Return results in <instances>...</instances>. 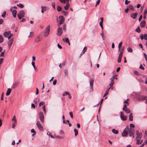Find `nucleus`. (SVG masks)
I'll use <instances>...</instances> for the list:
<instances>
[{
	"label": "nucleus",
	"mask_w": 147,
	"mask_h": 147,
	"mask_svg": "<svg viewBox=\"0 0 147 147\" xmlns=\"http://www.w3.org/2000/svg\"><path fill=\"white\" fill-rule=\"evenodd\" d=\"M25 15V12L24 10L20 11L19 13L17 14V16L19 20H21L22 18H23Z\"/></svg>",
	"instance_id": "1"
},
{
	"label": "nucleus",
	"mask_w": 147,
	"mask_h": 147,
	"mask_svg": "<svg viewBox=\"0 0 147 147\" xmlns=\"http://www.w3.org/2000/svg\"><path fill=\"white\" fill-rule=\"evenodd\" d=\"M138 99L140 101H143L146 100V103L147 104V97L145 96H140L138 97Z\"/></svg>",
	"instance_id": "2"
},
{
	"label": "nucleus",
	"mask_w": 147,
	"mask_h": 147,
	"mask_svg": "<svg viewBox=\"0 0 147 147\" xmlns=\"http://www.w3.org/2000/svg\"><path fill=\"white\" fill-rule=\"evenodd\" d=\"M50 32V26L48 25L46 28L44 34V36L45 37H47L48 35Z\"/></svg>",
	"instance_id": "3"
},
{
	"label": "nucleus",
	"mask_w": 147,
	"mask_h": 147,
	"mask_svg": "<svg viewBox=\"0 0 147 147\" xmlns=\"http://www.w3.org/2000/svg\"><path fill=\"white\" fill-rule=\"evenodd\" d=\"M128 128L127 127H126L124 130L123 131L121 135L123 137H125L127 136L128 134Z\"/></svg>",
	"instance_id": "4"
},
{
	"label": "nucleus",
	"mask_w": 147,
	"mask_h": 147,
	"mask_svg": "<svg viewBox=\"0 0 147 147\" xmlns=\"http://www.w3.org/2000/svg\"><path fill=\"white\" fill-rule=\"evenodd\" d=\"M128 131L129 136L131 137L134 134L135 130L134 129L130 128L129 129H128Z\"/></svg>",
	"instance_id": "5"
},
{
	"label": "nucleus",
	"mask_w": 147,
	"mask_h": 147,
	"mask_svg": "<svg viewBox=\"0 0 147 147\" xmlns=\"http://www.w3.org/2000/svg\"><path fill=\"white\" fill-rule=\"evenodd\" d=\"M39 119L41 122L43 123L44 122V114L42 112L39 113Z\"/></svg>",
	"instance_id": "6"
},
{
	"label": "nucleus",
	"mask_w": 147,
	"mask_h": 147,
	"mask_svg": "<svg viewBox=\"0 0 147 147\" xmlns=\"http://www.w3.org/2000/svg\"><path fill=\"white\" fill-rule=\"evenodd\" d=\"M60 19L59 23L58 24V26H59L61 24H63L64 22V18L63 16H60L59 17Z\"/></svg>",
	"instance_id": "7"
},
{
	"label": "nucleus",
	"mask_w": 147,
	"mask_h": 147,
	"mask_svg": "<svg viewBox=\"0 0 147 147\" xmlns=\"http://www.w3.org/2000/svg\"><path fill=\"white\" fill-rule=\"evenodd\" d=\"M59 27L58 28L57 32V35L59 36H61L63 33L62 29L61 27L59 26Z\"/></svg>",
	"instance_id": "8"
},
{
	"label": "nucleus",
	"mask_w": 147,
	"mask_h": 147,
	"mask_svg": "<svg viewBox=\"0 0 147 147\" xmlns=\"http://www.w3.org/2000/svg\"><path fill=\"white\" fill-rule=\"evenodd\" d=\"M36 125L39 130L42 131L43 130V127L41 124L40 123V122L37 121L36 123Z\"/></svg>",
	"instance_id": "9"
},
{
	"label": "nucleus",
	"mask_w": 147,
	"mask_h": 147,
	"mask_svg": "<svg viewBox=\"0 0 147 147\" xmlns=\"http://www.w3.org/2000/svg\"><path fill=\"white\" fill-rule=\"evenodd\" d=\"M40 37L41 35H38L36 38H35L34 42L36 43L40 42Z\"/></svg>",
	"instance_id": "10"
},
{
	"label": "nucleus",
	"mask_w": 147,
	"mask_h": 147,
	"mask_svg": "<svg viewBox=\"0 0 147 147\" xmlns=\"http://www.w3.org/2000/svg\"><path fill=\"white\" fill-rule=\"evenodd\" d=\"M13 38H12L10 39L8 42V45L9 46V48L12 45L13 42Z\"/></svg>",
	"instance_id": "11"
},
{
	"label": "nucleus",
	"mask_w": 147,
	"mask_h": 147,
	"mask_svg": "<svg viewBox=\"0 0 147 147\" xmlns=\"http://www.w3.org/2000/svg\"><path fill=\"white\" fill-rule=\"evenodd\" d=\"M94 81V78H92L90 79V85L91 87V88H92V86L93 84V83Z\"/></svg>",
	"instance_id": "12"
},
{
	"label": "nucleus",
	"mask_w": 147,
	"mask_h": 147,
	"mask_svg": "<svg viewBox=\"0 0 147 147\" xmlns=\"http://www.w3.org/2000/svg\"><path fill=\"white\" fill-rule=\"evenodd\" d=\"M138 15L137 13H134L131 14L130 15V16L131 18L134 19H135L136 17Z\"/></svg>",
	"instance_id": "13"
},
{
	"label": "nucleus",
	"mask_w": 147,
	"mask_h": 147,
	"mask_svg": "<svg viewBox=\"0 0 147 147\" xmlns=\"http://www.w3.org/2000/svg\"><path fill=\"white\" fill-rule=\"evenodd\" d=\"M11 31H9L8 32H5L3 33L4 36L6 38H7L8 37V36L9 35Z\"/></svg>",
	"instance_id": "14"
},
{
	"label": "nucleus",
	"mask_w": 147,
	"mask_h": 147,
	"mask_svg": "<svg viewBox=\"0 0 147 147\" xmlns=\"http://www.w3.org/2000/svg\"><path fill=\"white\" fill-rule=\"evenodd\" d=\"M146 22L144 20L142 21L140 24V26L141 27H144L145 26L146 24Z\"/></svg>",
	"instance_id": "15"
},
{
	"label": "nucleus",
	"mask_w": 147,
	"mask_h": 147,
	"mask_svg": "<svg viewBox=\"0 0 147 147\" xmlns=\"http://www.w3.org/2000/svg\"><path fill=\"white\" fill-rule=\"evenodd\" d=\"M142 136V133L140 134L139 135L137 136L136 137V140H141V138Z\"/></svg>",
	"instance_id": "16"
},
{
	"label": "nucleus",
	"mask_w": 147,
	"mask_h": 147,
	"mask_svg": "<svg viewBox=\"0 0 147 147\" xmlns=\"http://www.w3.org/2000/svg\"><path fill=\"white\" fill-rule=\"evenodd\" d=\"M11 120L13 121L12 124L16 125L17 123V121L15 115L13 116V118Z\"/></svg>",
	"instance_id": "17"
},
{
	"label": "nucleus",
	"mask_w": 147,
	"mask_h": 147,
	"mask_svg": "<svg viewBox=\"0 0 147 147\" xmlns=\"http://www.w3.org/2000/svg\"><path fill=\"white\" fill-rule=\"evenodd\" d=\"M11 89L10 88H8L7 90L6 93V95L7 96H8L9 95L11 92Z\"/></svg>",
	"instance_id": "18"
},
{
	"label": "nucleus",
	"mask_w": 147,
	"mask_h": 147,
	"mask_svg": "<svg viewBox=\"0 0 147 147\" xmlns=\"http://www.w3.org/2000/svg\"><path fill=\"white\" fill-rule=\"evenodd\" d=\"M69 7V3H67L64 7V9L66 10H67Z\"/></svg>",
	"instance_id": "19"
},
{
	"label": "nucleus",
	"mask_w": 147,
	"mask_h": 147,
	"mask_svg": "<svg viewBox=\"0 0 147 147\" xmlns=\"http://www.w3.org/2000/svg\"><path fill=\"white\" fill-rule=\"evenodd\" d=\"M12 12V15L14 18H16V14L17 13V11L16 10H14V11H13Z\"/></svg>",
	"instance_id": "20"
},
{
	"label": "nucleus",
	"mask_w": 147,
	"mask_h": 147,
	"mask_svg": "<svg viewBox=\"0 0 147 147\" xmlns=\"http://www.w3.org/2000/svg\"><path fill=\"white\" fill-rule=\"evenodd\" d=\"M112 132L115 134H117L118 133V131L115 130V129H113L112 130Z\"/></svg>",
	"instance_id": "21"
},
{
	"label": "nucleus",
	"mask_w": 147,
	"mask_h": 147,
	"mask_svg": "<svg viewBox=\"0 0 147 147\" xmlns=\"http://www.w3.org/2000/svg\"><path fill=\"white\" fill-rule=\"evenodd\" d=\"M63 41L66 42L67 43H68L69 45H70V43L69 41V40L68 38H67L65 39H63Z\"/></svg>",
	"instance_id": "22"
},
{
	"label": "nucleus",
	"mask_w": 147,
	"mask_h": 147,
	"mask_svg": "<svg viewBox=\"0 0 147 147\" xmlns=\"http://www.w3.org/2000/svg\"><path fill=\"white\" fill-rule=\"evenodd\" d=\"M133 115L132 113H131L130 114L129 117V120L130 121H132L133 120Z\"/></svg>",
	"instance_id": "23"
},
{
	"label": "nucleus",
	"mask_w": 147,
	"mask_h": 147,
	"mask_svg": "<svg viewBox=\"0 0 147 147\" xmlns=\"http://www.w3.org/2000/svg\"><path fill=\"white\" fill-rule=\"evenodd\" d=\"M121 120L123 121H125L127 119V117L126 116L124 115L123 117H121Z\"/></svg>",
	"instance_id": "24"
},
{
	"label": "nucleus",
	"mask_w": 147,
	"mask_h": 147,
	"mask_svg": "<svg viewBox=\"0 0 147 147\" xmlns=\"http://www.w3.org/2000/svg\"><path fill=\"white\" fill-rule=\"evenodd\" d=\"M136 140L137 141L136 143V144H140L142 142H143L142 139L141 140Z\"/></svg>",
	"instance_id": "25"
},
{
	"label": "nucleus",
	"mask_w": 147,
	"mask_h": 147,
	"mask_svg": "<svg viewBox=\"0 0 147 147\" xmlns=\"http://www.w3.org/2000/svg\"><path fill=\"white\" fill-rule=\"evenodd\" d=\"M41 8L42 10L41 11L42 13H44V11H45L46 10V7L45 6H42Z\"/></svg>",
	"instance_id": "26"
},
{
	"label": "nucleus",
	"mask_w": 147,
	"mask_h": 147,
	"mask_svg": "<svg viewBox=\"0 0 147 147\" xmlns=\"http://www.w3.org/2000/svg\"><path fill=\"white\" fill-rule=\"evenodd\" d=\"M123 111H125L126 113H129L130 112V111L129 109L128 108H126Z\"/></svg>",
	"instance_id": "27"
},
{
	"label": "nucleus",
	"mask_w": 147,
	"mask_h": 147,
	"mask_svg": "<svg viewBox=\"0 0 147 147\" xmlns=\"http://www.w3.org/2000/svg\"><path fill=\"white\" fill-rule=\"evenodd\" d=\"M128 7L131 10L133 11L134 10V7L132 5H129L128 6Z\"/></svg>",
	"instance_id": "28"
},
{
	"label": "nucleus",
	"mask_w": 147,
	"mask_h": 147,
	"mask_svg": "<svg viewBox=\"0 0 147 147\" xmlns=\"http://www.w3.org/2000/svg\"><path fill=\"white\" fill-rule=\"evenodd\" d=\"M110 89L108 88L106 91V92L104 94V95L103 96V97H105V96H107L109 93V90Z\"/></svg>",
	"instance_id": "29"
},
{
	"label": "nucleus",
	"mask_w": 147,
	"mask_h": 147,
	"mask_svg": "<svg viewBox=\"0 0 147 147\" xmlns=\"http://www.w3.org/2000/svg\"><path fill=\"white\" fill-rule=\"evenodd\" d=\"M122 42H121L119 44L118 47L119 48V51H120V48L122 46Z\"/></svg>",
	"instance_id": "30"
},
{
	"label": "nucleus",
	"mask_w": 147,
	"mask_h": 147,
	"mask_svg": "<svg viewBox=\"0 0 147 147\" xmlns=\"http://www.w3.org/2000/svg\"><path fill=\"white\" fill-rule=\"evenodd\" d=\"M146 10L145 9L144 11V16H143V18L145 19L146 18Z\"/></svg>",
	"instance_id": "31"
},
{
	"label": "nucleus",
	"mask_w": 147,
	"mask_h": 147,
	"mask_svg": "<svg viewBox=\"0 0 147 147\" xmlns=\"http://www.w3.org/2000/svg\"><path fill=\"white\" fill-rule=\"evenodd\" d=\"M57 9L58 11H60L62 10L61 7L59 6H57Z\"/></svg>",
	"instance_id": "32"
},
{
	"label": "nucleus",
	"mask_w": 147,
	"mask_h": 147,
	"mask_svg": "<svg viewBox=\"0 0 147 147\" xmlns=\"http://www.w3.org/2000/svg\"><path fill=\"white\" fill-rule=\"evenodd\" d=\"M3 36L1 35H0V43L2 42L3 41Z\"/></svg>",
	"instance_id": "33"
},
{
	"label": "nucleus",
	"mask_w": 147,
	"mask_h": 147,
	"mask_svg": "<svg viewBox=\"0 0 147 147\" xmlns=\"http://www.w3.org/2000/svg\"><path fill=\"white\" fill-rule=\"evenodd\" d=\"M47 134L50 136L52 138H54V137L53 136V135H52L51 134L49 131H48L47 133Z\"/></svg>",
	"instance_id": "34"
},
{
	"label": "nucleus",
	"mask_w": 147,
	"mask_h": 147,
	"mask_svg": "<svg viewBox=\"0 0 147 147\" xmlns=\"http://www.w3.org/2000/svg\"><path fill=\"white\" fill-rule=\"evenodd\" d=\"M114 83V82L111 81V82L109 84V85L110 86V87L109 88V89H110L111 88V87H112L113 86Z\"/></svg>",
	"instance_id": "35"
},
{
	"label": "nucleus",
	"mask_w": 147,
	"mask_h": 147,
	"mask_svg": "<svg viewBox=\"0 0 147 147\" xmlns=\"http://www.w3.org/2000/svg\"><path fill=\"white\" fill-rule=\"evenodd\" d=\"M74 130L75 133V136H76L78 134V131L76 129H74Z\"/></svg>",
	"instance_id": "36"
},
{
	"label": "nucleus",
	"mask_w": 147,
	"mask_h": 147,
	"mask_svg": "<svg viewBox=\"0 0 147 147\" xmlns=\"http://www.w3.org/2000/svg\"><path fill=\"white\" fill-rule=\"evenodd\" d=\"M64 73L65 74V76H66L68 74V72L67 69H66L64 70Z\"/></svg>",
	"instance_id": "37"
},
{
	"label": "nucleus",
	"mask_w": 147,
	"mask_h": 147,
	"mask_svg": "<svg viewBox=\"0 0 147 147\" xmlns=\"http://www.w3.org/2000/svg\"><path fill=\"white\" fill-rule=\"evenodd\" d=\"M6 14V11H4L3 13L2 14L1 16L3 18H4Z\"/></svg>",
	"instance_id": "38"
},
{
	"label": "nucleus",
	"mask_w": 147,
	"mask_h": 147,
	"mask_svg": "<svg viewBox=\"0 0 147 147\" xmlns=\"http://www.w3.org/2000/svg\"><path fill=\"white\" fill-rule=\"evenodd\" d=\"M100 26L101 27L102 30L103 29V22H100L99 23Z\"/></svg>",
	"instance_id": "39"
},
{
	"label": "nucleus",
	"mask_w": 147,
	"mask_h": 147,
	"mask_svg": "<svg viewBox=\"0 0 147 147\" xmlns=\"http://www.w3.org/2000/svg\"><path fill=\"white\" fill-rule=\"evenodd\" d=\"M45 103V102L44 101L40 102L39 104V107H40L41 106L44 105Z\"/></svg>",
	"instance_id": "40"
},
{
	"label": "nucleus",
	"mask_w": 147,
	"mask_h": 147,
	"mask_svg": "<svg viewBox=\"0 0 147 147\" xmlns=\"http://www.w3.org/2000/svg\"><path fill=\"white\" fill-rule=\"evenodd\" d=\"M136 31L139 33L140 32V30L139 26L136 29Z\"/></svg>",
	"instance_id": "41"
},
{
	"label": "nucleus",
	"mask_w": 147,
	"mask_h": 147,
	"mask_svg": "<svg viewBox=\"0 0 147 147\" xmlns=\"http://www.w3.org/2000/svg\"><path fill=\"white\" fill-rule=\"evenodd\" d=\"M69 93L67 92H64L63 94V96H65L66 95H68L69 94Z\"/></svg>",
	"instance_id": "42"
},
{
	"label": "nucleus",
	"mask_w": 147,
	"mask_h": 147,
	"mask_svg": "<svg viewBox=\"0 0 147 147\" xmlns=\"http://www.w3.org/2000/svg\"><path fill=\"white\" fill-rule=\"evenodd\" d=\"M127 50L129 52H132V49L131 48L129 47L127 48Z\"/></svg>",
	"instance_id": "43"
},
{
	"label": "nucleus",
	"mask_w": 147,
	"mask_h": 147,
	"mask_svg": "<svg viewBox=\"0 0 147 147\" xmlns=\"http://www.w3.org/2000/svg\"><path fill=\"white\" fill-rule=\"evenodd\" d=\"M134 72L135 74L136 75L138 76H139L140 75V74L136 71H134Z\"/></svg>",
	"instance_id": "44"
},
{
	"label": "nucleus",
	"mask_w": 147,
	"mask_h": 147,
	"mask_svg": "<svg viewBox=\"0 0 147 147\" xmlns=\"http://www.w3.org/2000/svg\"><path fill=\"white\" fill-rule=\"evenodd\" d=\"M122 58V57H118V60L117 61L118 63H120L121 62V59Z\"/></svg>",
	"instance_id": "45"
},
{
	"label": "nucleus",
	"mask_w": 147,
	"mask_h": 147,
	"mask_svg": "<svg viewBox=\"0 0 147 147\" xmlns=\"http://www.w3.org/2000/svg\"><path fill=\"white\" fill-rule=\"evenodd\" d=\"M17 6L21 8H22L24 7V5L20 3L19 4H17Z\"/></svg>",
	"instance_id": "46"
},
{
	"label": "nucleus",
	"mask_w": 147,
	"mask_h": 147,
	"mask_svg": "<svg viewBox=\"0 0 147 147\" xmlns=\"http://www.w3.org/2000/svg\"><path fill=\"white\" fill-rule=\"evenodd\" d=\"M42 109L44 111V113H45L46 112V110L45 109V106L44 105L42 107Z\"/></svg>",
	"instance_id": "47"
},
{
	"label": "nucleus",
	"mask_w": 147,
	"mask_h": 147,
	"mask_svg": "<svg viewBox=\"0 0 147 147\" xmlns=\"http://www.w3.org/2000/svg\"><path fill=\"white\" fill-rule=\"evenodd\" d=\"M144 39L145 40H147V35L146 34H144Z\"/></svg>",
	"instance_id": "48"
},
{
	"label": "nucleus",
	"mask_w": 147,
	"mask_h": 147,
	"mask_svg": "<svg viewBox=\"0 0 147 147\" xmlns=\"http://www.w3.org/2000/svg\"><path fill=\"white\" fill-rule=\"evenodd\" d=\"M114 76H115V75H113L112 77L110 78V80H111V81L114 82V80L115 79V78H114Z\"/></svg>",
	"instance_id": "49"
},
{
	"label": "nucleus",
	"mask_w": 147,
	"mask_h": 147,
	"mask_svg": "<svg viewBox=\"0 0 147 147\" xmlns=\"http://www.w3.org/2000/svg\"><path fill=\"white\" fill-rule=\"evenodd\" d=\"M100 1V0H98L96 2V4L95 5V6H96L98 5Z\"/></svg>",
	"instance_id": "50"
},
{
	"label": "nucleus",
	"mask_w": 147,
	"mask_h": 147,
	"mask_svg": "<svg viewBox=\"0 0 147 147\" xmlns=\"http://www.w3.org/2000/svg\"><path fill=\"white\" fill-rule=\"evenodd\" d=\"M52 6L54 8V9L55 8V3L54 2H52Z\"/></svg>",
	"instance_id": "51"
},
{
	"label": "nucleus",
	"mask_w": 147,
	"mask_h": 147,
	"mask_svg": "<svg viewBox=\"0 0 147 147\" xmlns=\"http://www.w3.org/2000/svg\"><path fill=\"white\" fill-rule=\"evenodd\" d=\"M4 51H5V50ZM4 53H5V51L1 52V54H0V57H1L3 56L4 55Z\"/></svg>",
	"instance_id": "52"
},
{
	"label": "nucleus",
	"mask_w": 147,
	"mask_h": 147,
	"mask_svg": "<svg viewBox=\"0 0 147 147\" xmlns=\"http://www.w3.org/2000/svg\"><path fill=\"white\" fill-rule=\"evenodd\" d=\"M127 106L126 105V104L124 105L123 107V110H125V109L127 108Z\"/></svg>",
	"instance_id": "53"
},
{
	"label": "nucleus",
	"mask_w": 147,
	"mask_h": 147,
	"mask_svg": "<svg viewBox=\"0 0 147 147\" xmlns=\"http://www.w3.org/2000/svg\"><path fill=\"white\" fill-rule=\"evenodd\" d=\"M140 69H142V70H144L145 69L144 67L142 65H140Z\"/></svg>",
	"instance_id": "54"
},
{
	"label": "nucleus",
	"mask_w": 147,
	"mask_h": 147,
	"mask_svg": "<svg viewBox=\"0 0 147 147\" xmlns=\"http://www.w3.org/2000/svg\"><path fill=\"white\" fill-rule=\"evenodd\" d=\"M129 100V99H127V100H125V101H124V103H126V104H127V106H129V103H128V101Z\"/></svg>",
	"instance_id": "55"
},
{
	"label": "nucleus",
	"mask_w": 147,
	"mask_h": 147,
	"mask_svg": "<svg viewBox=\"0 0 147 147\" xmlns=\"http://www.w3.org/2000/svg\"><path fill=\"white\" fill-rule=\"evenodd\" d=\"M130 127L131 128H133V127H134L135 126L134 124H133L132 123H131L130 124Z\"/></svg>",
	"instance_id": "56"
},
{
	"label": "nucleus",
	"mask_w": 147,
	"mask_h": 147,
	"mask_svg": "<svg viewBox=\"0 0 147 147\" xmlns=\"http://www.w3.org/2000/svg\"><path fill=\"white\" fill-rule=\"evenodd\" d=\"M130 1H128L127 0H125V4L126 5L128 4L129 2Z\"/></svg>",
	"instance_id": "57"
},
{
	"label": "nucleus",
	"mask_w": 147,
	"mask_h": 147,
	"mask_svg": "<svg viewBox=\"0 0 147 147\" xmlns=\"http://www.w3.org/2000/svg\"><path fill=\"white\" fill-rule=\"evenodd\" d=\"M56 138L58 139H62L63 138V137H61L58 136H56Z\"/></svg>",
	"instance_id": "58"
},
{
	"label": "nucleus",
	"mask_w": 147,
	"mask_h": 147,
	"mask_svg": "<svg viewBox=\"0 0 147 147\" xmlns=\"http://www.w3.org/2000/svg\"><path fill=\"white\" fill-rule=\"evenodd\" d=\"M31 131L32 133H34V134H36V132L34 130V129H32L31 130Z\"/></svg>",
	"instance_id": "59"
},
{
	"label": "nucleus",
	"mask_w": 147,
	"mask_h": 147,
	"mask_svg": "<svg viewBox=\"0 0 147 147\" xmlns=\"http://www.w3.org/2000/svg\"><path fill=\"white\" fill-rule=\"evenodd\" d=\"M69 114H70L71 118H73V115L72 113L71 112H70Z\"/></svg>",
	"instance_id": "60"
},
{
	"label": "nucleus",
	"mask_w": 147,
	"mask_h": 147,
	"mask_svg": "<svg viewBox=\"0 0 147 147\" xmlns=\"http://www.w3.org/2000/svg\"><path fill=\"white\" fill-rule=\"evenodd\" d=\"M139 46L142 49V50H144V49L143 48L142 45L141 44V43L139 44Z\"/></svg>",
	"instance_id": "61"
},
{
	"label": "nucleus",
	"mask_w": 147,
	"mask_h": 147,
	"mask_svg": "<svg viewBox=\"0 0 147 147\" xmlns=\"http://www.w3.org/2000/svg\"><path fill=\"white\" fill-rule=\"evenodd\" d=\"M57 83V80H55L53 82V84L54 85H55Z\"/></svg>",
	"instance_id": "62"
},
{
	"label": "nucleus",
	"mask_w": 147,
	"mask_h": 147,
	"mask_svg": "<svg viewBox=\"0 0 147 147\" xmlns=\"http://www.w3.org/2000/svg\"><path fill=\"white\" fill-rule=\"evenodd\" d=\"M140 38L142 40H143L144 39V35L143 34L140 35Z\"/></svg>",
	"instance_id": "63"
},
{
	"label": "nucleus",
	"mask_w": 147,
	"mask_h": 147,
	"mask_svg": "<svg viewBox=\"0 0 147 147\" xmlns=\"http://www.w3.org/2000/svg\"><path fill=\"white\" fill-rule=\"evenodd\" d=\"M60 0V2L61 3H65V1H66L65 0Z\"/></svg>",
	"instance_id": "64"
}]
</instances>
